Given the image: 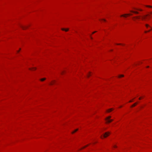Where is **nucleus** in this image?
Instances as JSON below:
<instances>
[{
	"mask_svg": "<svg viewBox=\"0 0 152 152\" xmlns=\"http://www.w3.org/2000/svg\"><path fill=\"white\" fill-rule=\"evenodd\" d=\"M149 15H145L143 16H138L134 17L133 18H134V20L136 21V19H139L140 18H141V19L142 20H146L147 19V17Z\"/></svg>",
	"mask_w": 152,
	"mask_h": 152,
	"instance_id": "obj_1",
	"label": "nucleus"
},
{
	"mask_svg": "<svg viewBox=\"0 0 152 152\" xmlns=\"http://www.w3.org/2000/svg\"><path fill=\"white\" fill-rule=\"evenodd\" d=\"M110 134V133L109 132H106L105 133L103 136L101 137V138H103V137L104 138H106Z\"/></svg>",
	"mask_w": 152,
	"mask_h": 152,
	"instance_id": "obj_2",
	"label": "nucleus"
},
{
	"mask_svg": "<svg viewBox=\"0 0 152 152\" xmlns=\"http://www.w3.org/2000/svg\"><path fill=\"white\" fill-rule=\"evenodd\" d=\"M105 120L106 121V123H110L112 121H113V119H105Z\"/></svg>",
	"mask_w": 152,
	"mask_h": 152,
	"instance_id": "obj_3",
	"label": "nucleus"
},
{
	"mask_svg": "<svg viewBox=\"0 0 152 152\" xmlns=\"http://www.w3.org/2000/svg\"><path fill=\"white\" fill-rule=\"evenodd\" d=\"M132 14H124V15H122L121 16V17H126V16H127V15H132Z\"/></svg>",
	"mask_w": 152,
	"mask_h": 152,
	"instance_id": "obj_4",
	"label": "nucleus"
},
{
	"mask_svg": "<svg viewBox=\"0 0 152 152\" xmlns=\"http://www.w3.org/2000/svg\"><path fill=\"white\" fill-rule=\"evenodd\" d=\"M113 110V108H111L107 110V112L108 113L110 112H111Z\"/></svg>",
	"mask_w": 152,
	"mask_h": 152,
	"instance_id": "obj_5",
	"label": "nucleus"
},
{
	"mask_svg": "<svg viewBox=\"0 0 152 152\" xmlns=\"http://www.w3.org/2000/svg\"><path fill=\"white\" fill-rule=\"evenodd\" d=\"M130 12H131L134 13L136 14H138L139 13V12L137 11H130Z\"/></svg>",
	"mask_w": 152,
	"mask_h": 152,
	"instance_id": "obj_6",
	"label": "nucleus"
},
{
	"mask_svg": "<svg viewBox=\"0 0 152 152\" xmlns=\"http://www.w3.org/2000/svg\"><path fill=\"white\" fill-rule=\"evenodd\" d=\"M137 104V103L136 102V103H135L132 106H131V107H134L135 106L136 104Z\"/></svg>",
	"mask_w": 152,
	"mask_h": 152,
	"instance_id": "obj_7",
	"label": "nucleus"
},
{
	"mask_svg": "<svg viewBox=\"0 0 152 152\" xmlns=\"http://www.w3.org/2000/svg\"><path fill=\"white\" fill-rule=\"evenodd\" d=\"M111 118V116H108L105 119H110V118Z\"/></svg>",
	"mask_w": 152,
	"mask_h": 152,
	"instance_id": "obj_8",
	"label": "nucleus"
},
{
	"mask_svg": "<svg viewBox=\"0 0 152 152\" xmlns=\"http://www.w3.org/2000/svg\"><path fill=\"white\" fill-rule=\"evenodd\" d=\"M135 9L141 11H142V10L140 9Z\"/></svg>",
	"mask_w": 152,
	"mask_h": 152,
	"instance_id": "obj_9",
	"label": "nucleus"
},
{
	"mask_svg": "<svg viewBox=\"0 0 152 152\" xmlns=\"http://www.w3.org/2000/svg\"><path fill=\"white\" fill-rule=\"evenodd\" d=\"M145 6L147 7H148L151 8H152V7L150 5H146Z\"/></svg>",
	"mask_w": 152,
	"mask_h": 152,
	"instance_id": "obj_10",
	"label": "nucleus"
},
{
	"mask_svg": "<svg viewBox=\"0 0 152 152\" xmlns=\"http://www.w3.org/2000/svg\"><path fill=\"white\" fill-rule=\"evenodd\" d=\"M145 26L147 28H148V27H150L149 26L148 24H145Z\"/></svg>",
	"mask_w": 152,
	"mask_h": 152,
	"instance_id": "obj_11",
	"label": "nucleus"
},
{
	"mask_svg": "<svg viewBox=\"0 0 152 152\" xmlns=\"http://www.w3.org/2000/svg\"><path fill=\"white\" fill-rule=\"evenodd\" d=\"M124 77V75H119V77Z\"/></svg>",
	"mask_w": 152,
	"mask_h": 152,
	"instance_id": "obj_12",
	"label": "nucleus"
},
{
	"mask_svg": "<svg viewBox=\"0 0 152 152\" xmlns=\"http://www.w3.org/2000/svg\"><path fill=\"white\" fill-rule=\"evenodd\" d=\"M102 20L103 21L106 22V20L104 19H102Z\"/></svg>",
	"mask_w": 152,
	"mask_h": 152,
	"instance_id": "obj_13",
	"label": "nucleus"
},
{
	"mask_svg": "<svg viewBox=\"0 0 152 152\" xmlns=\"http://www.w3.org/2000/svg\"><path fill=\"white\" fill-rule=\"evenodd\" d=\"M113 147L115 148H116L117 147V146L116 145H115L113 146Z\"/></svg>",
	"mask_w": 152,
	"mask_h": 152,
	"instance_id": "obj_14",
	"label": "nucleus"
},
{
	"mask_svg": "<svg viewBox=\"0 0 152 152\" xmlns=\"http://www.w3.org/2000/svg\"><path fill=\"white\" fill-rule=\"evenodd\" d=\"M133 99L132 100H130L129 101V102H132L133 100Z\"/></svg>",
	"mask_w": 152,
	"mask_h": 152,
	"instance_id": "obj_15",
	"label": "nucleus"
},
{
	"mask_svg": "<svg viewBox=\"0 0 152 152\" xmlns=\"http://www.w3.org/2000/svg\"><path fill=\"white\" fill-rule=\"evenodd\" d=\"M141 98H141V97H140V98H139V100H140V99H141Z\"/></svg>",
	"mask_w": 152,
	"mask_h": 152,
	"instance_id": "obj_16",
	"label": "nucleus"
},
{
	"mask_svg": "<svg viewBox=\"0 0 152 152\" xmlns=\"http://www.w3.org/2000/svg\"><path fill=\"white\" fill-rule=\"evenodd\" d=\"M148 32V31H145V33H147V32Z\"/></svg>",
	"mask_w": 152,
	"mask_h": 152,
	"instance_id": "obj_17",
	"label": "nucleus"
},
{
	"mask_svg": "<svg viewBox=\"0 0 152 152\" xmlns=\"http://www.w3.org/2000/svg\"><path fill=\"white\" fill-rule=\"evenodd\" d=\"M117 45H121V44H117Z\"/></svg>",
	"mask_w": 152,
	"mask_h": 152,
	"instance_id": "obj_18",
	"label": "nucleus"
},
{
	"mask_svg": "<svg viewBox=\"0 0 152 152\" xmlns=\"http://www.w3.org/2000/svg\"><path fill=\"white\" fill-rule=\"evenodd\" d=\"M150 27L151 28V30H152V28H151L150 26Z\"/></svg>",
	"mask_w": 152,
	"mask_h": 152,
	"instance_id": "obj_19",
	"label": "nucleus"
},
{
	"mask_svg": "<svg viewBox=\"0 0 152 152\" xmlns=\"http://www.w3.org/2000/svg\"><path fill=\"white\" fill-rule=\"evenodd\" d=\"M149 67V66H147V68H148Z\"/></svg>",
	"mask_w": 152,
	"mask_h": 152,
	"instance_id": "obj_20",
	"label": "nucleus"
},
{
	"mask_svg": "<svg viewBox=\"0 0 152 152\" xmlns=\"http://www.w3.org/2000/svg\"><path fill=\"white\" fill-rule=\"evenodd\" d=\"M150 31V30H149L148 31V32H149V31Z\"/></svg>",
	"mask_w": 152,
	"mask_h": 152,
	"instance_id": "obj_21",
	"label": "nucleus"
},
{
	"mask_svg": "<svg viewBox=\"0 0 152 152\" xmlns=\"http://www.w3.org/2000/svg\"><path fill=\"white\" fill-rule=\"evenodd\" d=\"M151 13L152 14V12H151Z\"/></svg>",
	"mask_w": 152,
	"mask_h": 152,
	"instance_id": "obj_22",
	"label": "nucleus"
},
{
	"mask_svg": "<svg viewBox=\"0 0 152 152\" xmlns=\"http://www.w3.org/2000/svg\"><path fill=\"white\" fill-rule=\"evenodd\" d=\"M122 107V106H121L120 107Z\"/></svg>",
	"mask_w": 152,
	"mask_h": 152,
	"instance_id": "obj_23",
	"label": "nucleus"
}]
</instances>
